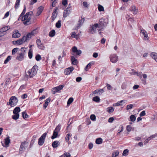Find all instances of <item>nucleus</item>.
<instances>
[{
  "label": "nucleus",
  "instance_id": "1",
  "mask_svg": "<svg viewBox=\"0 0 157 157\" xmlns=\"http://www.w3.org/2000/svg\"><path fill=\"white\" fill-rule=\"evenodd\" d=\"M33 13L32 11H30L27 13L25 15L22 17V21H24L23 24L24 25H27L31 24L30 20Z\"/></svg>",
  "mask_w": 157,
  "mask_h": 157
},
{
  "label": "nucleus",
  "instance_id": "2",
  "mask_svg": "<svg viewBox=\"0 0 157 157\" xmlns=\"http://www.w3.org/2000/svg\"><path fill=\"white\" fill-rule=\"evenodd\" d=\"M18 99L17 97L14 96H12L10 97L9 101V104L7 103V105H10L11 107H14L16 106L18 102Z\"/></svg>",
  "mask_w": 157,
  "mask_h": 157
},
{
  "label": "nucleus",
  "instance_id": "3",
  "mask_svg": "<svg viewBox=\"0 0 157 157\" xmlns=\"http://www.w3.org/2000/svg\"><path fill=\"white\" fill-rule=\"evenodd\" d=\"M37 66L35 65L31 69L28 71V73L29 74L28 76H29L30 78H32L33 76L35 75L37 73L36 69Z\"/></svg>",
  "mask_w": 157,
  "mask_h": 157
},
{
  "label": "nucleus",
  "instance_id": "4",
  "mask_svg": "<svg viewBox=\"0 0 157 157\" xmlns=\"http://www.w3.org/2000/svg\"><path fill=\"white\" fill-rule=\"evenodd\" d=\"M25 55V50L23 48H21V52L18 54L16 57V59L19 61H21L24 59Z\"/></svg>",
  "mask_w": 157,
  "mask_h": 157
},
{
  "label": "nucleus",
  "instance_id": "5",
  "mask_svg": "<svg viewBox=\"0 0 157 157\" xmlns=\"http://www.w3.org/2000/svg\"><path fill=\"white\" fill-rule=\"evenodd\" d=\"M37 33L36 29H34L32 31L31 33H29L26 35V36H24L22 39H27V38H31L32 36H34Z\"/></svg>",
  "mask_w": 157,
  "mask_h": 157
},
{
  "label": "nucleus",
  "instance_id": "6",
  "mask_svg": "<svg viewBox=\"0 0 157 157\" xmlns=\"http://www.w3.org/2000/svg\"><path fill=\"white\" fill-rule=\"evenodd\" d=\"M47 135V132L44 133L39 139L38 144L40 146H42L44 142L45 139Z\"/></svg>",
  "mask_w": 157,
  "mask_h": 157
},
{
  "label": "nucleus",
  "instance_id": "7",
  "mask_svg": "<svg viewBox=\"0 0 157 157\" xmlns=\"http://www.w3.org/2000/svg\"><path fill=\"white\" fill-rule=\"evenodd\" d=\"M99 28V25L98 23H95L94 25H90L89 29L90 33L92 34L94 33L96 31V29Z\"/></svg>",
  "mask_w": 157,
  "mask_h": 157
},
{
  "label": "nucleus",
  "instance_id": "8",
  "mask_svg": "<svg viewBox=\"0 0 157 157\" xmlns=\"http://www.w3.org/2000/svg\"><path fill=\"white\" fill-rule=\"evenodd\" d=\"M64 87L63 85H60L58 86L53 88L52 89V93L53 94H55L56 93L59 92V90L62 89Z\"/></svg>",
  "mask_w": 157,
  "mask_h": 157
},
{
  "label": "nucleus",
  "instance_id": "9",
  "mask_svg": "<svg viewBox=\"0 0 157 157\" xmlns=\"http://www.w3.org/2000/svg\"><path fill=\"white\" fill-rule=\"evenodd\" d=\"M10 27L9 26H7L4 27L0 29V37L4 36L6 34V32L9 29Z\"/></svg>",
  "mask_w": 157,
  "mask_h": 157
},
{
  "label": "nucleus",
  "instance_id": "10",
  "mask_svg": "<svg viewBox=\"0 0 157 157\" xmlns=\"http://www.w3.org/2000/svg\"><path fill=\"white\" fill-rule=\"evenodd\" d=\"M110 61L113 63H116L118 60V57L116 54H111L109 56Z\"/></svg>",
  "mask_w": 157,
  "mask_h": 157
},
{
  "label": "nucleus",
  "instance_id": "11",
  "mask_svg": "<svg viewBox=\"0 0 157 157\" xmlns=\"http://www.w3.org/2000/svg\"><path fill=\"white\" fill-rule=\"evenodd\" d=\"M108 23V19H101L99 21L100 26L101 27L106 26L107 25Z\"/></svg>",
  "mask_w": 157,
  "mask_h": 157
},
{
  "label": "nucleus",
  "instance_id": "12",
  "mask_svg": "<svg viewBox=\"0 0 157 157\" xmlns=\"http://www.w3.org/2000/svg\"><path fill=\"white\" fill-rule=\"evenodd\" d=\"M28 147L27 142L26 141H24L21 143L19 150L21 151H24L25 150L26 148Z\"/></svg>",
  "mask_w": 157,
  "mask_h": 157
},
{
  "label": "nucleus",
  "instance_id": "13",
  "mask_svg": "<svg viewBox=\"0 0 157 157\" xmlns=\"http://www.w3.org/2000/svg\"><path fill=\"white\" fill-rule=\"evenodd\" d=\"M27 40H14L12 42V44L16 46H19L25 42Z\"/></svg>",
  "mask_w": 157,
  "mask_h": 157
},
{
  "label": "nucleus",
  "instance_id": "14",
  "mask_svg": "<svg viewBox=\"0 0 157 157\" xmlns=\"http://www.w3.org/2000/svg\"><path fill=\"white\" fill-rule=\"evenodd\" d=\"M74 68L72 67H71L65 69L64 71V74L66 75L70 74L74 70Z\"/></svg>",
  "mask_w": 157,
  "mask_h": 157
},
{
  "label": "nucleus",
  "instance_id": "15",
  "mask_svg": "<svg viewBox=\"0 0 157 157\" xmlns=\"http://www.w3.org/2000/svg\"><path fill=\"white\" fill-rule=\"evenodd\" d=\"M84 21L85 18L81 17V18L79 19V21H78V24L76 26V27L75 28V29H78L83 24L84 22Z\"/></svg>",
  "mask_w": 157,
  "mask_h": 157
},
{
  "label": "nucleus",
  "instance_id": "16",
  "mask_svg": "<svg viewBox=\"0 0 157 157\" xmlns=\"http://www.w3.org/2000/svg\"><path fill=\"white\" fill-rule=\"evenodd\" d=\"M36 44L39 48L42 50L44 49V47L43 42L41 41V40H36Z\"/></svg>",
  "mask_w": 157,
  "mask_h": 157
},
{
  "label": "nucleus",
  "instance_id": "17",
  "mask_svg": "<svg viewBox=\"0 0 157 157\" xmlns=\"http://www.w3.org/2000/svg\"><path fill=\"white\" fill-rule=\"evenodd\" d=\"M72 52L73 53H76L77 55L79 56L82 53V51L80 50H78L76 47L75 46L72 48Z\"/></svg>",
  "mask_w": 157,
  "mask_h": 157
},
{
  "label": "nucleus",
  "instance_id": "18",
  "mask_svg": "<svg viewBox=\"0 0 157 157\" xmlns=\"http://www.w3.org/2000/svg\"><path fill=\"white\" fill-rule=\"evenodd\" d=\"M127 101L125 100H123L120 101H118L116 103L113 104V106H117L119 105H123Z\"/></svg>",
  "mask_w": 157,
  "mask_h": 157
},
{
  "label": "nucleus",
  "instance_id": "19",
  "mask_svg": "<svg viewBox=\"0 0 157 157\" xmlns=\"http://www.w3.org/2000/svg\"><path fill=\"white\" fill-rule=\"evenodd\" d=\"M57 8L56 7V9L52 13V21H53L54 20L56 19L57 15Z\"/></svg>",
  "mask_w": 157,
  "mask_h": 157
},
{
  "label": "nucleus",
  "instance_id": "20",
  "mask_svg": "<svg viewBox=\"0 0 157 157\" xmlns=\"http://www.w3.org/2000/svg\"><path fill=\"white\" fill-rule=\"evenodd\" d=\"M20 36V33H19L18 31L16 30H15L13 32V34L12 35L13 37L14 38H18Z\"/></svg>",
  "mask_w": 157,
  "mask_h": 157
},
{
  "label": "nucleus",
  "instance_id": "21",
  "mask_svg": "<svg viewBox=\"0 0 157 157\" xmlns=\"http://www.w3.org/2000/svg\"><path fill=\"white\" fill-rule=\"evenodd\" d=\"M71 60L72 64L76 65L78 63V60L74 56H71Z\"/></svg>",
  "mask_w": 157,
  "mask_h": 157
},
{
  "label": "nucleus",
  "instance_id": "22",
  "mask_svg": "<svg viewBox=\"0 0 157 157\" xmlns=\"http://www.w3.org/2000/svg\"><path fill=\"white\" fill-rule=\"evenodd\" d=\"M59 142L57 140L54 141L52 144V146L54 148H55L59 145Z\"/></svg>",
  "mask_w": 157,
  "mask_h": 157
},
{
  "label": "nucleus",
  "instance_id": "23",
  "mask_svg": "<svg viewBox=\"0 0 157 157\" xmlns=\"http://www.w3.org/2000/svg\"><path fill=\"white\" fill-rule=\"evenodd\" d=\"M43 10V7L42 6H40L39 7L37 10L36 15L38 16L40 15L42 12Z\"/></svg>",
  "mask_w": 157,
  "mask_h": 157
},
{
  "label": "nucleus",
  "instance_id": "24",
  "mask_svg": "<svg viewBox=\"0 0 157 157\" xmlns=\"http://www.w3.org/2000/svg\"><path fill=\"white\" fill-rule=\"evenodd\" d=\"M130 11H133V14H136L138 12V9L137 8L136 9L135 6H132L131 9H130Z\"/></svg>",
  "mask_w": 157,
  "mask_h": 157
},
{
  "label": "nucleus",
  "instance_id": "25",
  "mask_svg": "<svg viewBox=\"0 0 157 157\" xmlns=\"http://www.w3.org/2000/svg\"><path fill=\"white\" fill-rule=\"evenodd\" d=\"M151 56L157 62V53L155 52H152L151 53Z\"/></svg>",
  "mask_w": 157,
  "mask_h": 157
},
{
  "label": "nucleus",
  "instance_id": "26",
  "mask_svg": "<svg viewBox=\"0 0 157 157\" xmlns=\"http://www.w3.org/2000/svg\"><path fill=\"white\" fill-rule=\"evenodd\" d=\"M141 33L143 35L145 38H146L148 39V36L147 34V33L145 30L144 29H141Z\"/></svg>",
  "mask_w": 157,
  "mask_h": 157
},
{
  "label": "nucleus",
  "instance_id": "27",
  "mask_svg": "<svg viewBox=\"0 0 157 157\" xmlns=\"http://www.w3.org/2000/svg\"><path fill=\"white\" fill-rule=\"evenodd\" d=\"M70 13V10L66 9L64 11L63 17H66Z\"/></svg>",
  "mask_w": 157,
  "mask_h": 157
},
{
  "label": "nucleus",
  "instance_id": "28",
  "mask_svg": "<svg viewBox=\"0 0 157 157\" xmlns=\"http://www.w3.org/2000/svg\"><path fill=\"white\" fill-rule=\"evenodd\" d=\"M10 142V137L7 136V137L5 139V144L6 145H8Z\"/></svg>",
  "mask_w": 157,
  "mask_h": 157
},
{
  "label": "nucleus",
  "instance_id": "29",
  "mask_svg": "<svg viewBox=\"0 0 157 157\" xmlns=\"http://www.w3.org/2000/svg\"><path fill=\"white\" fill-rule=\"evenodd\" d=\"M14 115H12V118L14 120H16L19 118V113H13Z\"/></svg>",
  "mask_w": 157,
  "mask_h": 157
},
{
  "label": "nucleus",
  "instance_id": "30",
  "mask_svg": "<svg viewBox=\"0 0 157 157\" xmlns=\"http://www.w3.org/2000/svg\"><path fill=\"white\" fill-rule=\"evenodd\" d=\"M21 109L19 107H17L14 108L13 111V113H19Z\"/></svg>",
  "mask_w": 157,
  "mask_h": 157
},
{
  "label": "nucleus",
  "instance_id": "31",
  "mask_svg": "<svg viewBox=\"0 0 157 157\" xmlns=\"http://www.w3.org/2000/svg\"><path fill=\"white\" fill-rule=\"evenodd\" d=\"M107 111L109 113H111L114 111V109L112 107H109L107 108Z\"/></svg>",
  "mask_w": 157,
  "mask_h": 157
},
{
  "label": "nucleus",
  "instance_id": "32",
  "mask_svg": "<svg viewBox=\"0 0 157 157\" xmlns=\"http://www.w3.org/2000/svg\"><path fill=\"white\" fill-rule=\"evenodd\" d=\"M102 142V139L101 138H97L95 141V142L97 144H100Z\"/></svg>",
  "mask_w": 157,
  "mask_h": 157
},
{
  "label": "nucleus",
  "instance_id": "33",
  "mask_svg": "<svg viewBox=\"0 0 157 157\" xmlns=\"http://www.w3.org/2000/svg\"><path fill=\"white\" fill-rule=\"evenodd\" d=\"M123 130V127L122 125H120L119 128V129L118 130L117 135H119L121 132H122Z\"/></svg>",
  "mask_w": 157,
  "mask_h": 157
},
{
  "label": "nucleus",
  "instance_id": "34",
  "mask_svg": "<svg viewBox=\"0 0 157 157\" xmlns=\"http://www.w3.org/2000/svg\"><path fill=\"white\" fill-rule=\"evenodd\" d=\"M58 135V132L54 131L53 135L51 137V138L52 139H54L56 138L57 136Z\"/></svg>",
  "mask_w": 157,
  "mask_h": 157
},
{
  "label": "nucleus",
  "instance_id": "35",
  "mask_svg": "<svg viewBox=\"0 0 157 157\" xmlns=\"http://www.w3.org/2000/svg\"><path fill=\"white\" fill-rule=\"evenodd\" d=\"M22 116L23 118L25 119L28 117L29 115H27L26 112L24 111L22 113Z\"/></svg>",
  "mask_w": 157,
  "mask_h": 157
},
{
  "label": "nucleus",
  "instance_id": "36",
  "mask_svg": "<svg viewBox=\"0 0 157 157\" xmlns=\"http://www.w3.org/2000/svg\"><path fill=\"white\" fill-rule=\"evenodd\" d=\"M93 63L91 62L89 63L86 66L85 68V70L86 71H88V69L91 68V66L92 65Z\"/></svg>",
  "mask_w": 157,
  "mask_h": 157
},
{
  "label": "nucleus",
  "instance_id": "37",
  "mask_svg": "<svg viewBox=\"0 0 157 157\" xmlns=\"http://www.w3.org/2000/svg\"><path fill=\"white\" fill-rule=\"evenodd\" d=\"M136 117L134 115H132L130 117V121L132 122L135 121L136 120Z\"/></svg>",
  "mask_w": 157,
  "mask_h": 157
},
{
  "label": "nucleus",
  "instance_id": "38",
  "mask_svg": "<svg viewBox=\"0 0 157 157\" xmlns=\"http://www.w3.org/2000/svg\"><path fill=\"white\" fill-rule=\"evenodd\" d=\"M93 101L96 102H98L100 101V99L99 97L96 96L93 98Z\"/></svg>",
  "mask_w": 157,
  "mask_h": 157
},
{
  "label": "nucleus",
  "instance_id": "39",
  "mask_svg": "<svg viewBox=\"0 0 157 157\" xmlns=\"http://www.w3.org/2000/svg\"><path fill=\"white\" fill-rule=\"evenodd\" d=\"M12 57L10 56H8L6 59L5 60L4 62V64L7 63L11 59Z\"/></svg>",
  "mask_w": 157,
  "mask_h": 157
},
{
  "label": "nucleus",
  "instance_id": "40",
  "mask_svg": "<svg viewBox=\"0 0 157 157\" xmlns=\"http://www.w3.org/2000/svg\"><path fill=\"white\" fill-rule=\"evenodd\" d=\"M28 56L29 59H31L33 57V52L31 49H30L28 52Z\"/></svg>",
  "mask_w": 157,
  "mask_h": 157
},
{
  "label": "nucleus",
  "instance_id": "41",
  "mask_svg": "<svg viewBox=\"0 0 157 157\" xmlns=\"http://www.w3.org/2000/svg\"><path fill=\"white\" fill-rule=\"evenodd\" d=\"M61 129V125L60 124H59L56 128L54 131L57 132H59Z\"/></svg>",
  "mask_w": 157,
  "mask_h": 157
},
{
  "label": "nucleus",
  "instance_id": "42",
  "mask_svg": "<svg viewBox=\"0 0 157 157\" xmlns=\"http://www.w3.org/2000/svg\"><path fill=\"white\" fill-rule=\"evenodd\" d=\"M74 100L73 98L71 97L67 101V105H69L71 104L72 102Z\"/></svg>",
  "mask_w": 157,
  "mask_h": 157
},
{
  "label": "nucleus",
  "instance_id": "43",
  "mask_svg": "<svg viewBox=\"0 0 157 157\" xmlns=\"http://www.w3.org/2000/svg\"><path fill=\"white\" fill-rule=\"evenodd\" d=\"M79 37V36L78 35H76V33L75 32H73L72 33L71 35V37L73 38H75L76 39H77Z\"/></svg>",
  "mask_w": 157,
  "mask_h": 157
},
{
  "label": "nucleus",
  "instance_id": "44",
  "mask_svg": "<svg viewBox=\"0 0 157 157\" xmlns=\"http://www.w3.org/2000/svg\"><path fill=\"white\" fill-rule=\"evenodd\" d=\"M55 34V30H53L49 32V35L50 36L53 37L54 36Z\"/></svg>",
  "mask_w": 157,
  "mask_h": 157
},
{
  "label": "nucleus",
  "instance_id": "45",
  "mask_svg": "<svg viewBox=\"0 0 157 157\" xmlns=\"http://www.w3.org/2000/svg\"><path fill=\"white\" fill-rule=\"evenodd\" d=\"M98 9L100 11H103L104 10L103 7L100 5H98Z\"/></svg>",
  "mask_w": 157,
  "mask_h": 157
},
{
  "label": "nucleus",
  "instance_id": "46",
  "mask_svg": "<svg viewBox=\"0 0 157 157\" xmlns=\"http://www.w3.org/2000/svg\"><path fill=\"white\" fill-rule=\"evenodd\" d=\"M61 26V21L60 20L58 21L56 24V27L57 28H59Z\"/></svg>",
  "mask_w": 157,
  "mask_h": 157
},
{
  "label": "nucleus",
  "instance_id": "47",
  "mask_svg": "<svg viewBox=\"0 0 157 157\" xmlns=\"http://www.w3.org/2000/svg\"><path fill=\"white\" fill-rule=\"evenodd\" d=\"M91 120L93 121H95L96 120V116L94 114H92L90 116Z\"/></svg>",
  "mask_w": 157,
  "mask_h": 157
},
{
  "label": "nucleus",
  "instance_id": "48",
  "mask_svg": "<svg viewBox=\"0 0 157 157\" xmlns=\"http://www.w3.org/2000/svg\"><path fill=\"white\" fill-rule=\"evenodd\" d=\"M18 48H13L12 51V55H14L17 52V50Z\"/></svg>",
  "mask_w": 157,
  "mask_h": 157
},
{
  "label": "nucleus",
  "instance_id": "49",
  "mask_svg": "<svg viewBox=\"0 0 157 157\" xmlns=\"http://www.w3.org/2000/svg\"><path fill=\"white\" fill-rule=\"evenodd\" d=\"M128 150L127 149H125L123 151L122 153V155L123 156H126L128 155Z\"/></svg>",
  "mask_w": 157,
  "mask_h": 157
},
{
  "label": "nucleus",
  "instance_id": "50",
  "mask_svg": "<svg viewBox=\"0 0 157 157\" xmlns=\"http://www.w3.org/2000/svg\"><path fill=\"white\" fill-rule=\"evenodd\" d=\"M41 59V56L39 54H37L36 55L35 57V59L37 61H39Z\"/></svg>",
  "mask_w": 157,
  "mask_h": 157
},
{
  "label": "nucleus",
  "instance_id": "51",
  "mask_svg": "<svg viewBox=\"0 0 157 157\" xmlns=\"http://www.w3.org/2000/svg\"><path fill=\"white\" fill-rule=\"evenodd\" d=\"M135 104H129V105H127V107H126V109L127 110H128L129 109H131L133 106V105H134Z\"/></svg>",
  "mask_w": 157,
  "mask_h": 157
},
{
  "label": "nucleus",
  "instance_id": "52",
  "mask_svg": "<svg viewBox=\"0 0 157 157\" xmlns=\"http://www.w3.org/2000/svg\"><path fill=\"white\" fill-rule=\"evenodd\" d=\"M119 152L118 151H115L113 153L112 157H116L118 155Z\"/></svg>",
  "mask_w": 157,
  "mask_h": 157
},
{
  "label": "nucleus",
  "instance_id": "53",
  "mask_svg": "<svg viewBox=\"0 0 157 157\" xmlns=\"http://www.w3.org/2000/svg\"><path fill=\"white\" fill-rule=\"evenodd\" d=\"M106 86L107 89L109 90H111L113 88V87L109 84L106 83Z\"/></svg>",
  "mask_w": 157,
  "mask_h": 157
},
{
  "label": "nucleus",
  "instance_id": "54",
  "mask_svg": "<svg viewBox=\"0 0 157 157\" xmlns=\"http://www.w3.org/2000/svg\"><path fill=\"white\" fill-rule=\"evenodd\" d=\"M132 127L130 125H128L126 126V130L128 132H130L131 131Z\"/></svg>",
  "mask_w": 157,
  "mask_h": 157
},
{
  "label": "nucleus",
  "instance_id": "55",
  "mask_svg": "<svg viewBox=\"0 0 157 157\" xmlns=\"http://www.w3.org/2000/svg\"><path fill=\"white\" fill-rule=\"evenodd\" d=\"M10 82H11V81H10V78H8V79H7V80L6 81L5 83V85L6 86H7L8 84H9L10 83Z\"/></svg>",
  "mask_w": 157,
  "mask_h": 157
},
{
  "label": "nucleus",
  "instance_id": "56",
  "mask_svg": "<svg viewBox=\"0 0 157 157\" xmlns=\"http://www.w3.org/2000/svg\"><path fill=\"white\" fill-rule=\"evenodd\" d=\"M26 86V85H21L19 89V90H21L23 89H24Z\"/></svg>",
  "mask_w": 157,
  "mask_h": 157
},
{
  "label": "nucleus",
  "instance_id": "57",
  "mask_svg": "<svg viewBox=\"0 0 157 157\" xmlns=\"http://www.w3.org/2000/svg\"><path fill=\"white\" fill-rule=\"evenodd\" d=\"M70 136V134L69 133L67 134L65 137V140L66 141H68L69 140V137Z\"/></svg>",
  "mask_w": 157,
  "mask_h": 157
},
{
  "label": "nucleus",
  "instance_id": "58",
  "mask_svg": "<svg viewBox=\"0 0 157 157\" xmlns=\"http://www.w3.org/2000/svg\"><path fill=\"white\" fill-rule=\"evenodd\" d=\"M52 3V6L54 7L56 6V4L57 3V0H54Z\"/></svg>",
  "mask_w": 157,
  "mask_h": 157
},
{
  "label": "nucleus",
  "instance_id": "59",
  "mask_svg": "<svg viewBox=\"0 0 157 157\" xmlns=\"http://www.w3.org/2000/svg\"><path fill=\"white\" fill-rule=\"evenodd\" d=\"M145 111L144 110L143 111H142L140 114V117H142L143 116H144L145 115Z\"/></svg>",
  "mask_w": 157,
  "mask_h": 157
},
{
  "label": "nucleus",
  "instance_id": "60",
  "mask_svg": "<svg viewBox=\"0 0 157 157\" xmlns=\"http://www.w3.org/2000/svg\"><path fill=\"white\" fill-rule=\"evenodd\" d=\"M82 79V78L81 77H79L76 78V81L77 82H80Z\"/></svg>",
  "mask_w": 157,
  "mask_h": 157
},
{
  "label": "nucleus",
  "instance_id": "61",
  "mask_svg": "<svg viewBox=\"0 0 157 157\" xmlns=\"http://www.w3.org/2000/svg\"><path fill=\"white\" fill-rule=\"evenodd\" d=\"M37 1V0H31L30 2V4L31 5H33L34 4L36 3Z\"/></svg>",
  "mask_w": 157,
  "mask_h": 157
},
{
  "label": "nucleus",
  "instance_id": "62",
  "mask_svg": "<svg viewBox=\"0 0 157 157\" xmlns=\"http://www.w3.org/2000/svg\"><path fill=\"white\" fill-rule=\"evenodd\" d=\"M113 117H111L109 119L108 122L109 123H112L113 121Z\"/></svg>",
  "mask_w": 157,
  "mask_h": 157
},
{
  "label": "nucleus",
  "instance_id": "63",
  "mask_svg": "<svg viewBox=\"0 0 157 157\" xmlns=\"http://www.w3.org/2000/svg\"><path fill=\"white\" fill-rule=\"evenodd\" d=\"M27 95L26 94H25L21 95V98L22 99H25L27 98Z\"/></svg>",
  "mask_w": 157,
  "mask_h": 157
},
{
  "label": "nucleus",
  "instance_id": "64",
  "mask_svg": "<svg viewBox=\"0 0 157 157\" xmlns=\"http://www.w3.org/2000/svg\"><path fill=\"white\" fill-rule=\"evenodd\" d=\"M70 154L68 152L64 153V157H70Z\"/></svg>",
  "mask_w": 157,
  "mask_h": 157
}]
</instances>
